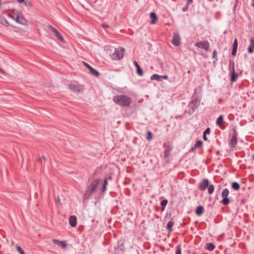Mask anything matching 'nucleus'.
<instances>
[{"label":"nucleus","instance_id":"nucleus-1","mask_svg":"<svg viewBox=\"0 0 254 254\" xmlns=\"http://www.w3.org/2000/svg\"><path fill=\"white\" fill-rule=\"evenodd\" d=\"M102 181V180L99 178L94 179L92 181L90 184L87 187L84 194V199H88L92 194L96 192L99 185Z\"/></svg>","mask_w":254,"mask_h":254},{"label":"nucleus","instance_id":"nucleus-2","mask_svg":"<svg viewBox=\"0 0 254 254\" xmlns=\"http://www.w3.org/2000/svg\"><path fill=\"white\" fill-rule=\"evenodd\" d=\"M113 101L115 104L124 107L130 106L132 102L130 97L125 95H117L113 97Z\"/></svg>","mask_w":254,"mask_h":254},{"label":"nucleus","instance_id":"nucleus-3","mask_svg":"<svg viewBox=\"0 0 254 254\" xmlns=\"http://www.w3.org/2000/svg\"><path fill=\"white\" fill-rule=\"evenodd\" d=\"M125 49L123 48H116L114 52L111 55L112 58L114 60H120L124 57Z\"/></svg>","mask_w":254,"mask_h":254},{"label":"nucleus","instance_id":"nucleus-4","mask_svg":"<svg viewBox=\"0 0 254 254\" xmlns=\"http://www.w3.org/2000/svg\"><path fill=\"white\" fill-rule=\"evenodd\" d=\"M229 194V190L228 189H224L222 192L221 196L223 197L221 202L224 205H227L229 204L230 200L228 197Z\"/></svg>","mask_w":254,"mask_h":254},{"label":"nucleus","instance_id":"nucleus-5","mask_svg":"<svg viewBox=\"0 0 254 254\" xmlns=\"http://www.w3.org/2000/svg\"><path fill=\"white\" fill-rule=\"evenodd\" d=\"M125 247L122 240L118 241L117 244L115 247V253L117 254H123L124 251Z\"/></svg>","mask_w":254,"mask_h":254},{"label":"nucleus","instance_id":"nucleus-6","mask_svg":"<svg viewBox=\"0 0 254 254\" xmlns=\"http://www.w3.org/2000/svg\"><path fill=\"white\" fill-rule=\"evenodd\" d=\"M194 46L199 48L204 49L206 51H208L210 47V45L207 41H200L196 43Z\"/></svg>","mask_w":254,"mask_h":254},{"label":"nucleus","instance_id":"nucleus-7","mask_svg":"<svg viewBox=\"0 0 254 254\" xmlns=\"http://www.w3.org/2000/svg\"><path fill=\"white\" fill-rule=\"evenodd\" d=\"M181 38L178 32L174 33V36L172 43L175 46H179L180 45Z\"/></svg>","mask_w":254,"mask_h":254},{"label":"nucleus","instance_id":"nucleus-8","mask_svg":"<svg viewBox=\"0 0 254 254\" xmlns=\"http://www.w3.org/2000/svg\"><path fill=\"white\" fill-rule=\"evenodd\" d=\"M49 29L54 33L57 37V38L61 42H63L64 41V39L61 33L58 31V30L53 27L51 25L49 26Z\"/></svg>","mask_w":254,"mask_h":254},{"label":"nucleus","instance_id":"nucleus-9","mask_svg":"<svg viewBox=\"0 0 254 254\" xmlns=\"http://www.w3.org/2000/svg\"><path fill=\"white\" fill-rule=\"evenodd\" d=\"M199 104L198 101H194L192 100L189 105L190 108V113H193L195 110L199 106Z\"/></svg>","mask_w":254,"mask_h":254},{"label":"nucleus","instance_id":"nucleus-10","mask_svg":"<svg viewBox=\"0 0 254 254\" xmlns=\"http://www.w3.org/2000/svg\"><path fill=\"white\" fill-rule=\"evenodd\" d=\"M209 185L208 180L207 179H204L199 184L198 189L201 191H204L208 187Z\"/></svg>","mask_w":254,"mask_h":254},{"label":"nucleus","instance_id":"nucleus-11","mask_svg":"<svg viewBox=\"0 0 254 254\" xmlns=\"http://www.w3.org/2000/svg\"><path fill=\"white\" fill-rule=\"evenodd\" d=\"M9 16L12 19H14L18 23L22 25H24L26 23V20L19 15H17L15 18L11 15H9Z\"/></svg>","mask_w":254,"mask_h":254},{"label":"nucleus","instance_id":"nucleus-12","mask_svg":"<svg viewBox=\"0 0 254 254\" xmlns=\"http://www.w3.org/2000/svg\"><path fill=\"white\" fill-rule=\"evenodd\" d=\"M52 241L54 244L58 245L63 249H65L67 247V244L65 241H60L55 239H52Z\"/></svg>","mask_w":254,"mask_h":254},{"label":"nucleus","instance_id":"nucleus-13","mask_svg":"<svg viewBox=\"0 0 254 254\" xmlns=\"http://www.w3.org/2000/svg\"><path fill=\"white\" fill-rule=\"evenodd\" d=\"M203 142L201 140L197 141L194 146L190 149L189 152H195L197 148L201 147L202 146Z\"/></svg>","mask_w":254,"mask_h":254},{"label":"nucleus","instance_id":"nucleus-14","mask_svg":"<svg viewBox=\"0 0 254 254\" xmlns=\"http://www.w3.org/2000/svg\"><path fill=\"white\" fill-rule=\"evenodd\" d=\"M254 37L250 39V45L248 48V52L249 54H252L254 52Z\"/></svg>","mask_w":254,"mask_h":254},{"label":"nucleus","instance_id":"nucleus-15","mask_svg":"<svg viewBox=\"0 0 254 254\" xmlns=\"http://www.w3.org/2000/svg\"><path fill=\"white\" fill-rule=\"evenodd\" d=\"M69 223L71 227H75L77 224L76 217L74 215H71V216H70V217L69 218Z\"/></svg>","mask_w":254,"mask_h":254},{"label":"nucleus","instance_id":"nucleus-16","mask_svg":"<svg viewBox=\"0 0 254 254\" xmlns=\"http://www.w3.org/2000/svg\"><path fill=\"white\" fill-rule=\"evenodd\" d=\"M237 142V137H236V135H232V138L229 142L230 146L232 148L235 147Z\"/></svg>","mask_w":254,"mask_h":254},{"label":"nucleus","instance_id":"nucleus-17","mask_svg":"<svg viewBox=\"0 0 254 254\" xmlns=\"http://www.w3.org/2000/svg\"><path fill=\"white\" fill-rule=\"evenodd\" d=\"M204 211V207L203 206L200 205L196 207L195 210V214L197 216H201Z\"/></svg>","mask_w":254,"mask_h":254},{"label":"nucleus","instance_id":"nucleus-18","mask_svg":"<svg viewBox=\"0 0 254 254\" xmlns=\"http://www.w3.org/2000/svg\"><path fill=\"white\" fill-rule=\"evenodd\" d=\"M150 17L151 19V23L155 24L158 20L157 16L155 12H151L150 14Z\"/></svg>","mask_w":254,"mask_h":254},{"label":"nucleus","instance_id":"nucleus-19","mask_svg":"<svg viewBox=\"0 0 254 254\" xmlns=\"http://www.w3.org/2000/svg\"><path fill=\"white\" fill-rule=\"evenodd\" d=\"M68 88L74 92H79L80 88L78 85L74 84H70L68 85Z\"/></svg>","mask_w":254,"mask_h":254},{"label":"nucleus","instance_id":"nucleus-20","mask_svg":"<svg viewBox=\"0 0 254 254\" xmlns=\"http://www.w3.org/2000/svg\"><path fill=\"white\" fill-rule=\"evenodd\" d=\"M108 184V183L107 182V178H105L104 179V181H103L102 189H101L102 193H104L106 191L107 187Z\"/></svg>","mask_w":254,"mask_h":254},{"label":"nucleus","instance_id":"nucleus-21","mask_svg":"<svg viewBox=\"0 0 254 254\" xmlns=\"http://www.w3.org/2000/svg\"><path fill=\"white\" fill-rule=\"evenodd\" d=\"M231 72V81L232 82H235L237 80L238 77V74L237 73H236L235 70L230 71Z\"/></svg>","mask_w":254,"mask_h":254},{"label":"nucleus","instance_id":"nucleus-22","mask_svg":"<svg viewBox=\"0 0 254 254\" xmlns=\"http://www.w3.org/2000/svg\"><path fill=\"white\" fill-rule=\"evenodd\" d=\"M174 225V222L173 221H170L167 224V229L169 233L173 231V227Z\"/></svg>","mask_w":254,"mask_h":254},{"label":"nucleus","instance_id":"nucleus-23","mask_svg":"<svg viewBox=\"0 0 254 254\" xmlns=\"http://www.w3.org/2000/svg\"><path fill=\"white\" fill-rule=\"evenodd\" d=\"M223 119H224V118H223V115H220L216 120V125L220 127L223 122Z\"/></svg>","mask_w":254,"mask_h":254},{"label":"nucleus","instance_id":"nucleus-24","mask_svg":"<svg viewBox=\"0 0 254 254\" xmlns=\"http://www.w3.org/2000/svg\"><path fill=\"white\" fill-rule=\"evenodd\" d=\"M150 78L152 80H156L160 81H161V75H159L157 74H154L151 76Z\"/></svg>","mask_w":254,"mask_h":254},{"label":"nucleus","instance_id":"nucleus-25","mask_svg":"<svg viewBox=\"0 0 254 254\" xmlns=\"http://www.w3.org/2000/svg\"><path fill=\"white\" fill-rule=\"evenodd\" d=\"M229 69L230 71L235 70V63L233 60L231 59L229 60Z\"/></svg>","mask_w":254,"mask_h":254},{"label":"nucleus","instance_id":"nucleus-26","mask_svg":"<svg viewBox=\"0 0 254 254\" xmlns=\"http://www.w3.org/2000/svg\"><path fill=\"white\" fill-rule=\"evenodd\" d=\"M231 187L235 190H238L240 188V186L237 182H233L231 185Z\"/></svg>","mask_w":254,"mask_h":254},{"label":"nucleus","instance_id":"nucleus-27","mask_svg":"<svg viewBox=\"0 0 254 254\" xmlns=\"http://www.w3.org/2000/svg\"><path fill=\"white\" fill-rule=\"evenodd\" d=\"M215 245L211 243H208L207 244L206 249L209 251H212L215 249Z\"/></svg>","mask_w":254,"mask_h":254},{"label":"nucleus","instance_id":"nucleus-28","mask_svg":"<svg viewBox=\"0 0 254 254\" xmlns=\"http://www.w3.org/2000/svg\"><path fill=\"white\" fill-rule=\"evenodd\" d=\"M168 203L167 199H164L161 201L160 204L162 206L161 208V211H164L165 210V208Z\"/></svg>","mask_w":254,"mask_h":254},{"label":"nucleus","instance_id":"nucleus-29","mask_svg":"<svg viewBox=\"0 0 254 254\" xmlns=\"http://www.w3.org/2000/svg\"><path fill=\"white\" fill-rule=\"evenodd\" d=\"M208 188V193L209 194H211L214 190V187L213 185H209Z\"/></svg>","mask_w":254,"mask_h":254},{"label":"nucleus","instance_id":"nucleus-30","mask_svg":"<svg viewBox=\"0 0 254 254\" xmlns=\"http://www.w3.org/2000/svg\"><path fill=\"white\" fill-rule=\"evenodd\" d=\"M175 254H182V248L181 245H178L176 246Z\"/></svg>","mask_w":254,"mask_h":254},{"label":"nucleus","instance_id":"nucleus-31","mask_svg":"<svg viewBox=\"0 0 254 254\" xmlns=\"http://www.w3.org/2000/svg\"><path fill=\"white\" fill-rule=\"evenodd\" d=\"M136 73L138 75L141 76H143V72L142 69L140 67V66L136 67Z\"/></svg>","mask_w":254,"mask_h":254},{"label":"nucleus","instance_id":"nucleus-32","mask_svg":"<svg viewBox=\"0 0 254 254\" xmlns=\"http://www.w3.org/2000/svg\"><path fill=\"white\" fill-rule=\"evenodd\" d=\"M91 74L95 77H98L100 75V73L98 71H97L94 68L92 69V71L90 72Z\"/></svg>","mask_w":254,"mask_h":254},{"label":"nucleus","instance_id":"nucleus-33","mask_svg":"<svg viewBox=\"0 0 254 254\" xmlns=\"http://www.w3.org/2000/svg\"><path fill=\"white\" fill-rule=\"evenodd\" d=\"M212 58L215 59L213 61V63H215L216 62L218 61V57L217 55V51L216 50H214L212 53Z\"/></svg>","mask_w":254,"mask_h":254},{"label":"nucleus","instance_id":"nucleus-34","mask_svg":"<svg viewBox=\"0 0 254 254\" xmlns=\"http://www.w3.org/2000/svg\"><path fill=\"white\" fill-rule=\"evenodd\" d=\"M152 133L150 131H148L147 132L146 139L148 140H151L152 139Z\"/></svg>","mask_w":254,"mask_h":254},{"label":"nucleus","instance_id":"nucleus-35","mask_svg":"<svg viewBox=\"0 0 254 254\" xmlns=\"http://www.w3.org/2000/svg\"><path fill=\"white\" fill-rule=\"evenodd\" d=\"M171 149H167L164 152V156L165 158H167L170 154Z\"/></svg>","mask_w":254,"mask_h":254},{"label":"nucleus","instance_id":"nucleus-36","mask_svg":"<svg viewBox=\"0 0 254 254\" xmlns=\"http://www.w3.org/2000/svg\"><path fill=\"white\" fill-rule=\"evenodd\" d=\"M16 250L20 254H25V253L24 252V251L22 250V249H21V248L20 246H17Z\"/></svg>","mask_w":254,"mask_h":254},{"label":"nucleus","instance_id":"nucleus-37","mask_svg":"<svg viewBox=\"0 0 254 254\" xmlns=\"http://www.w3.org/2000/svg\"><path fill=\"white\" fill-rule=\"evenodd\" d=\"M190 4V3H188V2H187L186 5L183 8L182 10L183 12H186L188 10L189 6Z\"/></svg>","mask_w":254,"mask_h":254},{"label":"nucleus","instance_id":"nucleus-38","mask_svg":"<svg viewBox=\"0 0 254 254\" xmlns=\"http://www.w3.org/2000/svg\"><path fill=\"white\" fill-rule=\"evenodd\" d=\"M233 48H238V41L237 39H235L234 41V43L233 44Z\"/></svg>","mask_w":254,"mask_h":254},{"label":"nucleus","instance_id":"nucleus-39","mask_svg":"<svg viewBox=\"0 0 254 254\" xmlns=\"http://www.w3.org/2000/svg\"><path fill=\"white\" fill-rule=\"evenodd\" d=\"M210 133V128L209 127H207L203 132V134H209Z\"/></svg>","mask_w":254,"mask_h":254},{"label":"nucleus","instance_id":"nucleus-40","mask_svg":"<svg viewBox=\"0 0 254 254\" xmlns=\"http://www.w3.org/2000/svg\"><path fill=\"white\" fill-rule=\"evenodd\" d=\"M237 49L233 48L232 51V56H236V53H237Z\"/></svg>","mask_w":254,"mask_h":254},{"label":"nucleus","instance_id":"nucleus-41","mask_svg":"<svg viewBox=\"0 0 254 254\" xmlns=\"http://www.w3.org/2000/svg\"><path fill=\"white\" fill-rule=\"evenodd\" d=\"M194 101H198L199 104L200 103V97L199 96H195V98L193 99Z\"/></svg>","mask_w":254,"mask_h":254},{"label":"nucleus","instance_id":"nucleus-42","mask_svg":"<svg viewBox=\"0 0 254 254\" xmlns=\"http://www.w3.org/2000/svg\"><path fill=\"white\" fill-rule=\"evenodd\" d=\"M43 159L44 161H46L47 159L44 156H43L42 158H39L38 159V162H42V160Z\"/></svg>","mask_w":254,"mask_h":254},{"label":"nucleus","instance_id":"nucleus-43","mask_svg":"<svg viewBox=\"0 0 254 254\" xmlns=\"http://www.w3.org/2000/svg\"><path fill=\"white\" fill-rule=\"evenodd\" d=\"M233 135H236V137H237L238 133L237 131V130L235 128L233 129Z\"/></svg>","mask_w":254,"mask_h":254},{"label":"nucleus","instance_id":"nucleus-44","mask_svg":"<svg viewBox=\"0 0 254 254\" xmlns=\"http://www.w3.org/2000/svg\"><path fill=\"white\" fill-rule=\"evenodd\" d=\"M133 64L135 66L136 68L139 66V65L138 64V63L136 61H134L133 62Z\"/></svg>","mask_w":254,"mask_h":254},{"label":"nucleus","instance_id":"nucleus-45","mask_svg":"<svg viewBox=\"0 0 254 254\" xmlns=\"http://www.w3.org/2000/svg\"><path fill=\"white\" fill-rule=\"evenodd\" d=\"M168 78V77L167 75H161V81L163 79H167Z\"/></svg>","mask_w":254,"mask_h":254},{"label":"nucleus","instance_id":"nucleus-46","mask_svg":"<svg viewBox=\"0 0 254 254\" xmlns=\"http://www.w3.org/2000/svg\"><path fill=\"white\" fill-rule=\"evenodd\" d=\"M3 24L6 26H8L9 25V23L6 20H4Z\"/></svg>","mask_w":254,"mask_h":254},{"label":"nucleus","instance_id":"nucleus-47","mask_svg":"<svg viewBox=\"0 0 254 254\" xmlns=\"http://www.w3.org/2000/svg\"><path fill=\"white\" fill-rule=\"evenodd\" d=\"M203 139L204 140H207V138L206 137V135L205 134H203Z\"/></svg>","mask_w":254,"mask_h":254},{"label":"nucleus","instance_id":"nucleus-48","mask_svg":"<svg viewBox=\"0 0 254 254\" xmlns=\"http://www.w3.org/2000/svg\"><path fill=\"white\" fill-rule=\"evenodd\" d=\"M88 68L89 69L90 72L92 71V69L93 68L92 67H91L90 65H88Z\"/></svg>","mask_w":254,"mask_h":254},{"label":"nucleus","instance_id":"nucleus-49","mask_svg":"<svg viewBox=\"0 0 254 254\" xmlns=\"http://www.w3.org/2000/svg\"><path fill=\"white\" fill-rule=\"evenodd\" d=\"M88 68L89 69L90 72L92 71V69L93 68L92 67H91L90 65H88Z\"/></svg>","mask_w":254,"mask_h":254},{"label":"nucleus","instance_id":"nucleus-50","mask_svg":"<svg viewBox=\"0 0 254 254\" xmlns=\"http://www.w3.org/2000/svg\"><path fill=\"white\" fill-rule=\"evenodd\" d=\"M0 73H1L2 74H4L5 72L2 69L0 68Z\"/></svg>","mask_w":254,"mask_h":254},{"label":"nucleus","instance_id":"nucleus-51","mask_svg":"<svg viewBox=\"0 0 254 254\" xmlns=\"http://www.w3.org/2000/svg\"><path fill=\"white\" fill-rule=\"evenodd\" d=\"M102 27H104V28H106V27H108V25H107V24H102Z\"/></svg>","mask_w":254,"mask_h":254},{"label":"nucleus","instance_id":"nucleus-52","mask_svg":"<svg viewBox=\"0 0 254 254\" xmlns=\"http://www.w3.org/2000/svg\"><path fill=\"white\" fill-rule=\"evenodd\" d=\"M19 3H22L24 1V0H16Z\"/></svg>","mask_w":254,"mask_h":254},{"label":"nucleus","instance_id":"nucleus-53","mask_svg":"<svg viewBox=\"0 0 254 254\" xmlns=\"http://www.w3.org/2000/svg\"><path fill=\"white\" fill-rule=\"evenodd\" d=\"M83 64L88 68V65H89V64L85 62H83Z\"/></svg>","mask_w":254,"mask_h":254},{"label":"nucleus","instance_id":"nucleus-54","mask_svg":"<svg viewBox=\"0 0 254 254\" xmlns=\"http://www.w3.org/2000/svg\"><path fill=\"white\" fill-rule=\"evenodd\" d=\"M188 3H191L192 2V0H187Z\"/></svg>","mask_w":254,"mask_h":254},{"label":"nucleus","instance_id":"nucleus-55","mask_svg":"<svg viewBox=\"0 0 254 254\" xmlns=\"http://www.w3.org/2000/svg\"><path fill=\"white\" fill-rule=\"evenodd\" d=\"M251 5L252 6L254 7V0H253V2H252Z\"/></svg>","mask_w":254,"mask_h":254},{"label":"nucleus","instance_id":"nucleus-56","mask_svg":"<svg viewBox=\"0 0 254 254\" xmlns=\"http://www.w3.org/2000/svg\"><path fill=\"white\" fill-rule=\"evenodd\" d=\"M238 0H236V4L237 3Z\"/></svg>","mask_w":254,"mask_h":254},{"label":"nucleus","instance_id":"nucleus-57","mask_svg":"<svg viewBox=\"0 0 254 254\" xmlns=\"http://www.w3.org/2000/svg\"><path fill=\"white\" fill-rule=\"evenodd\" d=\"M253 159L254 160V155L253 156Z\"/></svg>","mask_w":254,"mask_h":254},{"label":"nucleus","instance_id":"nucleus-58","mask_svg":"<svg viewBox=\"0 0 254 254\" xmlns=\"http://www.w3.org/2000/svg\"><path fill=\"white\" fill-rule=\"evenodd\" d=\"M222 101V100H219V102H221Z\"/></svg>","mask_w":254,"mask_h":254},{"label":"nucleus","instance_id":"nucleus-59","mask_svg":"<svg viewBox=\"0 0 254 254\" xmlns=\"http://www.w3.org/2000/svg\"><path fill=\"white\" fill-rule=\"evenodd\" d=\"M219 152L218 151L217 152V154H219Z\"/></svg>","mask_w":254,"mask_h":254}]
</instances>
